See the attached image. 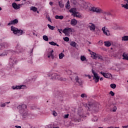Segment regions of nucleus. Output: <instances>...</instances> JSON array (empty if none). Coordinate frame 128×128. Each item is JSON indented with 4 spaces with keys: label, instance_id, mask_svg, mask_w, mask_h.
<instances>
[{
    "label": "nucleus",
    "instance_id": "obj_1",
    "mask_svg": "<svg viewBox=\"0 0 128 128\" xmlns=\"http://www.w3.org/2000/svg\"><path fill=\"white\" fill-rule=\"evenodd\" d=\"M100 104L98 103H94L90 102L88 104H86V108H88L89 110H92L94 112H98L100 110Z\"/></svg>",
    "mask_w": 128,
    "mask_h": 128
},
{
    "label": "nucleus",
    "instance_id": "obj_2",
    "mask_svg": "<svg viewBox=\"0 0 128 128\" xmlns=\"http://www.w3.org/2000/svg\"><path fill=\"white\" fill-rule=\"evenodd\" d=\"M26 105L24 104L20 105L17 107V108L20 110V114H21L22 116H24V118H26V116H28V112L26 111Z\"/></svg>",
    "mask_w": 128,
    "mask_h": 128
},
{
    "label": "nucleus",
    "instance_id": "obj_3",
    "mask_svg": "<svg viewBox=\"0 0 128 128\" xmlns=\"http://www.w3.org/2000/svg\"><path fill=\"white\" fill-rule=\"evenodd\" d=\"M69 12L72 14V16H76V18H82V15H78V12H76V8H72Z\"/></svg>",
    "mask_w": 128,
    "mask_h": 128
},
{
    "label": "nucleus",
    "instance_id": "obj_4",
    "mask_svg": "<svg viewBox=\"0 0 128 128\" xmlns=\"http://www.w3.org/2000/svg\"><path fill=\"white\" fill-rule=\"evenodd\" d=\"M92 74H93L94 76H92L93 77V80H94L96 84L100 82V76H98V74L94 70V69L92 70Z\"/></svg>",
    "mask_w": 128,
    "mask_h": 128
},
{
    "label": "nucleus",
    "instance_id": "obj_5",
    "mask_svg": "<svg viewBox=\"0 0 128 128\" xmlns=\"http://www.w3.org/2000/svg\"><path fill=\"white\" fill-rule=\"evenodd\" d=\"M62 32L63 34H64L65 35L68 36L70 32H72V28H64Z\"/></svg>",
    "mask_w": 128,
    "mask_h": 128
},
{
    "label": "nucleus",
    "instance_id": "obj_6",
    "mask_svg": "<svg viewBox=\"0 0 128 128\" xmlns=\"http://www.w3.org/2000/svg\"><path fill=\"white\" fill-rule=\"evenodd\" d=\"M50 76L52 78H56V80H61V82H62V80H64V78H62V77L58 75L57 74L53 73L52 74H50V75H48V76Z\"/></svg>",
    "mask_w": 128,
    "mask_h": 128
},
{
    "label": "nucleus",
    "instance_id": "obj_7",
    "mask_svg": "<svg viewBox=\"0 0 128 128\" xmlns=\"http://www.w3.org/2000/svg\"><path fill=\"white\" fill-rule=\"evenodd\" d=\"M101 74L104 76V78H112V75L110 73H106L103 72H100Z\"/></svg>",
    "mask_w": 128,
    "mask_h": 128
},
{
    "label": "nucleus",
    "instance_id": "obj_8",
    "mask_svg": "<svg viewBox=\"0 0 128 128\" xmlns=\"http://www.w3.org/2000/svg\"><path fill=\"white\" fill-rule=\"evenodd\" d=\"M18 24V20L15 19L14 20H11L9 23H8V26H12V24L14 25Z\"/></svg>",
    "mask_w": 128,
    "mask_h": 128
},
{
    "label": "nucleus",
    "instance_id": "obj_9",
    "mask_svg": "<svg viewBox=\"0 0 128 128\" xmlns=\"http://www.w3.org/2000/svg\"><path fill=\"white\" fill-rule=\"evenodd\" d=\"M20 6H22V4H18L16 2H14L12 4V6L14 10H20Z\"/></svg>",
    "mask_w": 128,
    "mask_h": 128
},
{
    "label": "nucleus",
    "instance_id": "obj_10",
    "mask_svg": "<svg viewBox=\"0 0 128 128\" xmlns=\"http://www.w3.org/2000/svg\"><path fill=\"white\" fill-rule=\"evenodd\" d=\"M116 110H118V108L116 106V105L114 104H112L110 106V112H116Z\"/></svg>",
    "mask_w": 128,
    "mask_h": 128
},
{
    "label": "nucleus",
    "instance_id": "obj_11",
    "mask_svg": "<svg viewBox=\"0 0 128 128\" xmlns=\"http://www.w3.org/2000/svg\"><path fill=\"white\" fill-rule=\"evenodd\" d=\"M11 30L12 32H13V34H18V28L14 26H11Z\"/></svg>",
    "mask_w": 128,
    "mask_h": 128
},
{
    "label": "nucleus",
    "instance_id": "obj_12",
    "mask_svg": "<svg viewBox=\"0 0 128 128\" xmlns=\"http://www.w3.org/2000/svg\"><path fill=\"white\" fill-rule=\"evenodd\" d=\"M26 88V86L24 85L12 86L13 90H22V88Z\"/></svg>",
    "mask_w": 128,
    "mask_h": 128
},
{
    "label": "nucleus",
    "instance_id": "obj_13",
    "mask_svg": "<svg viewBox=\"0 0 128 128\" xmlns=\"http://www.w3.org/2000/svg\"><path fill=\"white\" fill-rule=\"evenodd\" d=\"M102 30L103 32V34H106V36H110V30H106V26H104L102 28Z\"/></svg>",
    "mask_w": 128,
    "mask_h": 128
},
{
    "label": "nucleus",
    "instance_id": "obj_14",
    "mask_svg": "<svg viewBox=\"0 0 128 128\" xmlns=\"http://www.w3.org/2000/svg\"><path fill=\"white\" fill-rule=\"evenodd\" d=\"M54 50H51L50 52H48V58H51L52 60H54Z\"/></svg>",
    "mask_w": 128,
    "mask_h": 128
},
{
    "label": "nucleus",
    "instance_id": "obj_15",
    "mask_svg": "<svg viewBox=\"0 0 128 128\" xmlns=\"http://www.w3.org/2000/svg\"><path fill=\"white\" fill-rule=\"evenodd\" d=\"M90 24H91V26H89L90 30L94 32V30H96V26L92 23H90Z\"/></svg>",
    "mask_w": 128,
    "mask_h": 128
},
{
    "label": "nucleus",
    "instance_id": "obj_16",
    "mask_svg": "<svg viewBox=\"0 0 128 128\" xmlns=\"http://www.w3.org/2000/svg\"><path fill=\"white\" fill-rule=\"evenodd\" d=\"M95 12H96L97 14H104V11L100 8H96V10Z\"/></svg>",
    "mask_w": 128,
    "mask_h": 128
},
{
    "label": "nucleus",
    "instance_id": "obj_17",
    "mask_svg": "<svg viewBox=\"0 0 128 128\" xmlns=\"http://www.w3.org/2000/svg\"><path fill=\"white\" fill-rule=\"evenodd\" d=\"M75 80H76V82L79 84L80 86H82V80L78 78V76H76Z\"/></svg>",
    "mask_w": 128,
    "mask_h": 128
},
{
    "label": "nucleus",
    "instance_id": "obj_18",
    "mask_svg": "<svg viewBox=\"0 0 128 128\" xmlns=\"http://www.w3.org/2000/svg\"><path fill=\"white\" fill-rule=\"evenodd\" d=\"M78 24V21L76 19H72L70 22V24L72 26H76Z\"/></svg>",
    "mask_w": 128,
    "mask_h": 128
},
{
    "label": "nucleus",
    "instance_id": "obj_19",
    "mask_svg": "<svg viewBox=\"0 0 128 128\" xmlns=\"http://www.w3.org/2000/svg\"><path fill=\"white\" fill-rule=\"evenodd\" d=\"M105 46H107L108 48L110 46H112V43L110 41H105L104 42Z\"/></svg>",
    "mask_w": 128,
    "mask_h": 128
},
{
    "label": "nucleus",
    "instance_id": "obj_20",
    "mask_svg": "<svg viewBox=\"0 0 128 128\" xmlns=\"http://www.w3.org/2000/svg\"><path fill=\"white\" fill-rule=\"evenodd\" d=\"M124 2H126L127 4H122L121 6H122V8H126V10H128V0H124Z\"/></svg>",
    "mask_w": 128,
    "mask_h": 128
},
{
    "label": "nucleus",
    "instance_id": "obj_21",
    "mask_svg": "<svg viewBox=\"0 0 128 128\" xmlns=\"http://www.w3.org/2000/svg\"><path fill=\"white\" fill-rule=\"evenodd\" d=\"M92 55L93 56L94 60H96L98 56V54H96V52H92Z\"/></svg>",
    "mask_w": 128,
    "mask_h": 128
},
{
    "label": "nucleus",
    "instance_id": "obj_22",
    "mask_svg": "<svg viewBox=\"0 0 128 128\" xmlns=\"http://www.w3.org/2000/svg\"><path fill=\"white\" fill-rule=\"evenodd\" d=\"M128 40V36H124L122 37V42H126Z\"/></svg>",
    "mask_w": 128,
    "mask_h": 128
},
{
    "label": "nucleus",
    "instance_id": "obj_23",
    "mask_svg": "<svg viewBox=\"0 0 128 128\" xmlns=\"http://www.w3.org/2000/svg\"><path fill=\"white\" fill-rule=\"evenodd\" d=\"M76 44H77L75 42H72L70 44V46H71L73 48H76Z\"/></svg>",
    "mask_w": 128,
    "mask_h": 128
},
{
    "label": "nucleus",
    "instance_id": "obj_24",
    "mask_svg": "<svg viewBox=\"0 0 128 128\" xmlns=\"http://www.w3.org/2000/svg\"><path fill=\"white\" fill-rule=\"evenodd\" d=\"M123 60H128V55L124 53L122 54Z\"/></svg>",
    "mask_w": 128,
    "mask_h": 128
},
{
    "label": "nucleus",
    "instance_id": "obj_25",
    "mask_svg": "<svg viewBox=\"0 0 128 128\" xmlns=\"http://www.w3.org/2000/svg\"><path fill=\"white\" fill-rule=\"evenodd\" d=\"M55 18H56V20H62L64 18V16H58V15H56L55 16Z\"/></svg>",
    "mask_w": 128,
    "mask_h": 128
},
{
    "label": "nucleus",
    "instance_id": "obj_26",
    "mask_svg": "<svg viewBox=\"0 0 128 128\" xmlns=\"http://www.w3.org/2000/svg\"><path fill=\"white\" fill-rule=\"evenodd\" d=\"M49 44H51V46H60V45L58 44L56 42H49Z\"/></svg>",
    "mask_w": 128,
    "mask_h": 128
},
{
    "label": "nucleus",
    "instance_id": "obj_27",
    "mask_svg": "<svg viewBox=\"0 0 128 128\" xmlns=\"http://www.w3.org/2000/svg\"><path fill=\"white\" fill-rule=\"evenodd\" d=\"M70 0H68L66 4L65 7L66 8H70Z\"/></svg>",
    "mask_w": 128,
    "mask_h": 128
},
{
    "label": "nucleus",
    "instance_id": "obj_28",
    "mask_svg": "<svg viewBox=\"0 0 128 128\" xmlns=\"http://www.w3.org/2000/svg\"><path fill=\"white\" fill-rule=\"evenodd\" d=\"M89 10L90 12H96V7H92L91 8H90Z\"/></svg>",
    "mask_w": 128,
    "mask_h": 128
},
{
    "label": "nucleus",
    "instance_id": "obj_29",
    "mask_svg": "<svg viewBox=\"0 0 128 128\" xmlns=\"http://www.w3.org/2000/svg\"><path fill=\"white\" fill-rule=\"evenodd\" d=\"M18 34L19 36H22V34H24V30H18Z\"/></svg>",
    "mask_w": 128,
    "mask_h": 128
},
{
    "label": "nucleus",
    "instance_id": "obj_30",
    "mask_svg": "<svg viewBox=\"0 0 128 128\" xmlns=\"http://www.w3.org/2000/svg\"><path fill=\"white\" fill-rule=\"evenodd\" d=\"M58 5L60 6V8H63L64 7V4H62V2H58Z\"/></svg>",
    "mask_w": 128,
    "mask_h": 128
},
{
    "label": "nucleus",
    "instance_id": "obj_31",
    "mask_svg": "<svg viewBox=\"0 0 128 128\" xmlns=\"http://www.w3.org/2000/svg\"><path fill=\"white\" fill-rule=\"evenodd\" d=\"M43 40L46 42H48V37L46 35H44L43 36Z\"/></svg>",
    "mask_w": 128,
    "mask_h": 128
},
{
    "label": "nucleus",
    "instance_id": "obj_32",
    "mask_svg": "<svg viewBox=\"0 0 128 128\" xmlns=\"http://www.w3.org/2000/svg\"><path fill=\"white\" fill-rule=\"evenodd\" d=\"M64 56V53H60V54H59V58L60 60H62V58H63Z\"/></svg>",
    "mask_w": 128,
    "mask_h": 128
},
{
    "label": "nucleus",
    "instance_id": "obj_33",
    "mask_svg": "<svg viewBox=\"0 0 128 128\" xmlns=\"http://www.w3.org/2000/svg\"><path fill=\"white\" fill-rule=\"evenodd\" d=\"M48 26L50 30H54V26H50V24H48Z\"/></svg>",
    "mask_w": 128,
    "mask_h": 128
},
{
    "label": "nucleus",
    "instance_id": "obj_34",
    "mask_svg": "<svg viewBox=\"0 0 128 128\" xmlns=\"http://www.w3.org/2000/svg\"><path fill=\"white\" fill-rule=\"evenodd\" d=\"M110 86L112 88L114 89L116 88V84H110Z\"/></svg>",
    "mask_w": 128,
    "mask_h": 128
},
{
    "label": "nucleus",
    "instance_id": "obj_35",
    "mask_svg": "<svg viewBox=\"0 0 128 128\" xmlns=\"http://www.w3.org/2000/svg\"><path fill=\"white\" fill-rule=\"evenodd\" d=\"M80 60L82 62H84V60H86V56H81Z\"/></svg>",
    "mask_w": 128,
    "mask_h": 128
},
{
    "label": "nucleus",
    "instance_id": "obj_36",
    "mask_svg": "<svg viewBox=\"0 0 128 128\" xmlns=\"http://www.w3.org/2000/svg\"><path fill=\"white\" fill-rule=\"evenodd\" d=\"M103 14H106V16H112V13H110V12H106L104 11Z\"/></svg>",
    "mask_w": 128,
    "mask_h": 128
},
{
    "label": "nucleus",
    "instance_id": "obj_37",
    "mask_svg": "<svg viewBox=\"0 0 128 128\" xmlns=\"http://www.w3.org/2000/svg\"><path fill=\"white\" fill-rule=\"evenodd\" d=\"M30 10H32L33 12H36L38 10V8L34 6H32L30 8Z\"/></svg>",
    "mask_w": 128,
    "mask_h": 128
},
{
    "label": "nucleus",
    "instance_id": "obj_38",
    "mask_svg": "<svg viewBox=\"0 0 128 128\" xmlns=\"http://www.w3.org/2000/svg\"><path fill=\"white\" fill-rule=\"evenodd\" d=\"M64 42H70V38H68V37L64 38Z\"/></svg>",
    "mask_w": 128,
    "mask_h": 128
},
{
    "label": "nucleus",
    "instance_id": "obj_39",
    "mask_svg": "<svg viewBox=\"0 0 128 128\" xmlns=\"http://www.w3.org/2000/svg\"><path fill=\"white\" fill-rule=\"evenodd\" d=\"M56 94H58V96H60V98H62V92H56Z\"/></svg>",
    "mask_w": 128,
    "mask_h": 128
},
{
    "label": "nucleus",
    "instance_id": "obj_40",
    "mask_svg": "<svg viewBox=\"0 0 128 128\" xmlns=\"http://www.w3.org/2000/svg\"><path fill=\"white\" fill-rule=\"evenodd\" d=\"M98 60H104V58H102V56H100V55H98Z\"/></svg>",
    "mask_w": 128,
    "mask_h": 128
},
{
    "label": "nucleus",
    "instance_id": "obj_41",
    "mask_svg": "<svg viewBox=\"0 0 128 128\" xmlns=\"http://www.w3.org/2000/svg\"><path fill=\"white\" fill-rule=\"evenodd\" d=\"M110 94H111L112 96H114V92L112 91H110Z\"/></svg>",
    "mask_w": 128,
    "mask_h": 128
},
{
    "label": "nucleus",
    "instance_id": "obj_42",
    "mask_svg": "<svg viewBox=\"0 0 128 128\" xmlns=\"http://www.w3.org/2000/svg\"><path fill=\"white\" fill-rule=\"evenodd\" d=\"M16 48L17 50H20V44H17Z\"/></svg>",
    "mask_w": 128,
    "mask_h": 128
},
{
    "label": "nucleus",
    "instance_id": "obj_43",
    "mask_svg": "<svg viewBox=\"0 0 128 128\" xmlns=\"http://www.w3.org/2000/svg\"><path fill=\"white\" fill-rule=\"evenodd\" d=\"M52 114L54 116H58V114L54 110Z\"/></svg>",
    "mask_w": 128,
    "mask_h": 128
},
{
    "label": "nucleus",
    "instance_id": "obj_44",
    "mask_svg": "<svg viewBox=\"0 0 128 128\" xmlns=\"http://www.w3.org/2000/svg\"><path fill=\"white\" fill-rule=\"evenodd\" d=\"M72 2L73 4H74V6H76V4H78V2H76V0H73Z\"/></svg>",
    "mask_w": 128,
    "mask_h": 128
},
{
    "label": "nucleus",
    "instance_id": "obj_45",
    "mask_svg": "<svg viewBox=\"0 0 128 128\" xmlns=\"http://www.w3.org/2000/svg\"><path fill=\"white\" fill-rule=\"evenodd\" d=\"M0 106H1V108H4V106H6V104L3 103V104H1Z\"/></svg>",
    "mask_w": 128,
    "mask_h": 128
},
{
    "label": "nucleus",
    "instance_id": "obj_46",
    "mask_svg": "<svg viewBox=\"0 0 128 128\" xmlns=\"http://www.w3.org/2000/svg\"><path fill=\"white\" fill-rule=\"evenodd\" d=\"M80 96H81V98H84V97L86 96V94H81Z\"/></svg>",
    "mask_w": 128,
    "mask_h": 128
},
{
    "label": "nucleus",
    "instance_id": "obj_47",
    "mask_svg": "<svg viewBox=\"0 0 128 128\" xmlns=\"http://www.w3.org/2000/svg\"><path fill=\"white\" fill-rule=\"evenodd\" d=\"M68 114H66L64 116V118H68Z\"/></svg>",
    "mask_w": 128,
    "mask_h": 128
},
{
    "label": "nucleus",
    "instance_id": "obj_48",
    "mask_svg": "<svg viewBox=\"0 0 128 128\" xmlns=\"http://www.w3.org/2000/svg\"><path fill=\"white\" fill-rule=\"evenodd\" d=\"M62 29H58V32H60V34H62Z\"/></svg>",
    "mask_w": 128,
    "mask_h": 128
},
{
    "label": "nucleus",
    "instance_id": "obj_49",
    "mask_svg": "<svg viewBox=\"0 0 128 128\" xmlns=\"http://www.w3.org/2000/svg\"><path fill=\"white\" fill-rule=\"evenodd\" d=\"M48 22H52V20L50 19V18L48 17Z\"/></svg>",
    "mask_w": 128,
    "mask_h": 128
},
{
    "label": "nucleus",
    "instance_id": "obj_50",
    "mask_svg": "<svg viewBox=\"0 0 128 128\" xmlns=\"http://www.w3.org/2000/svg\"><path fill=\"white\" fill-rule=\"evenodd\" d=\"M49 4H50V6H52V4H54V2H50Z\"/></svg>",
    "mask_w": 128,
    "mask_h": 128
},
{
    "label": "nucleus",
    "instance_id": "obj_51",
    "mask_svg": "<svg viewBox=\"0 0 128 128\" xmlns=\"http://www.w3.org/2000/svg\"><path fill=\"white\" fill-rule=\"evenodd\" d=\"M15 128H22V126H15Z\"/></svg>",
    "mask_w": 128,
    "mask_h": 128
},
{
    "label": "nucleus",
    "instance_id": "obj_52",
    "mask_svg": "<svg viewBox=\"0 0 128 128\" xmlns=\"http://www.w3.org/2000/svg\"><path fill=\"white\" fill-rule=\"evenodd\" d=\"M100 80H104V78L102 77H101L100 78Z\"/></svg>",
    "mask_w": 128,
    "mask_h": 128
},
{
    "label": "nucleus",
    "instance_id": "obj_53",
    "mask_svg": "<svg viewBox=\"0 0 128 128\" xmlns=\"http://www.w3.org/2000/svg\"><path fill=\"white\" fill-rule=\"evenodd\" d=\"M0 56H6V54H4V53H2V54H0Z\"/></svg>",
    "mask_w": 128,
    "mask_h": 128
},
{
    "label": "nucleus",
    "instance_id": "obj_54",
    "mask_svg": "<svg viewBox=\"0 0 128 128\" xmlns=\"http://www.w3.org/2000/svg\"><path fill=\"white\" fill-rule=\"evenodd\" d=\"M88 78L90 79L92 78V76H90V75H88Z\"/></svg>",
    "mask_w": 128,
    "mask_h": 128
},
{
    "label": "nucleus",
    "instance_id": "obj_55",
    "mask_svg": "<svg viewBox=\"0 0 128 128\" xmlns=\"http://www.w3.org/2000/svg\"><path fill=\"white\" fill-rule=\"evenodd\" d=\"M104 18L106 20H108V19H106V16H104Z\"/></svg>",
    "mask_w": 128,
    "mask_h": 128
},
{
    "label": "nucleus",
    "instance_id": "obj_56",
    "mask_svg": "<svg viewBox=\"0 0 128 128\" xmlns=\"http://www.w3.org/2000/svg\"><path fill=\"white\" fill-rule=\"evenodd\" d=\"M6 104H10V102H6Z\"/></svg>",
    "mask_w": 128,
    "mask_h": 128
},
{
    "label": "nucleus",
    "instance_id": "obj_57",
    "mask_svg": "<svg viewBox=\"0 0 128 128\" xmlns=\"http://www.w3.org/2000/svg\"><path fill=\"white\" fill-rule=\"evenodd\" d=\"M12 60L10 58V62H12Z\"/></svg>",
    "mask_w": 128,
    "mask_h": 128
},
{
    "label": "nucleus",
    "instance_id": "obj_58",
    "mask_svg": "<svg viewBox=\"0 0 128 128\" xmlns=\"http://www.w3.org/2000/svg\"><path fill=\"white\" fill-rule=\"evenodd\" d=\"M32 34H33L34 36V34H36L33 32H32Z\"/></svg>",
    "mask_w": 128,
    "mask_h": 128
},
{
    "label": "nucleus",
    "instance_id": "obj_59",
    "mask_svg": "<svg viewBox=\"0 0 128 128\" xmlns=\"http://www.w3.org/2000/svg\"><path fill=\"white\" fill-rule=\"evenodd\" d=\"M20 0H16V2H20Z\"/></svg>",
    "mask_w": 128,
    "mask_h": 128
},
{
    "label": "nucleus",
    "instance_id": "obj_60",
    "mask_svg": "<svg viewBox=\"0 0 128 128\" xmlns=\"http://www.w3.org/2000/svg\"><path fill=\"white\" fill-rule=\"evenodd\" d=\"M53 128H60L58 127H53Z\"/></svg>",
    "mask_w": 128,
    "mask_h": 128
},
{
    "label": "nucleus",
    "instance_id": "obj_61",
    "mask_svg": "<svg viewBox=\"0 0 128 128\" xmlns=\"http://www.w3.org/2000/svg\"><path fill=\"white\" fill-rule=\"evenodd\" d=\"M33 50H34V49H32V51H31V52H32Z\"/></svg>",
    "mask_w": 128,
    "mask_h": 128
},
{
    "label": "nucleus",
    "instance_id": "obj_62",
    "mask_svg": "<svg viewBox=\"0 0 128 128\" xmlns=\"http://www.w3.org/2000/svg\"><path fill=\"white\" fill-rule=\"evenodd\" d=\"M2 8L0 7V11L2 10Z\"/></svg>",
    "mask_w": 128,
    "mask_h": 128
},
{
    "label": "nucleus",
    "instance_id": "obj_63",
    "mask_svg": "<svg viewBox=\"0 0 128 128\" xmlns=\"http://www.w3.org/2000/svg\"><path fill=\"white\" fill-rule=\"evenodd\" d=\"M38 13H39L38 11H37V14H38Z\"/></svg>",
    "mask_w": 128,
    "mask_h": 128
},
{
    "label": "nucleus",
    "instance_id": "obj_64",
    "mask_svg": "<svg viewBox=\"0 0 128 128\" xmlns=\"http://www.w3.org/2000/svg\"><path fill=\"white\" fill-rule=\"evenodd\" d=\"M86 8H88V6H86Z\"/></svg>",
    "mask_w": 128,
    "mask_h": 128
}]
</instances>
